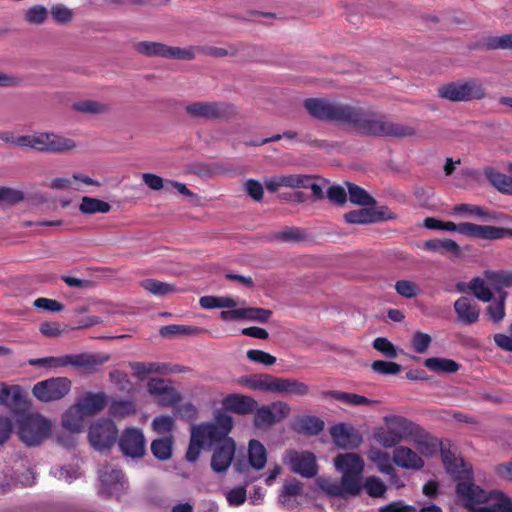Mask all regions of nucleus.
Returning <instances> with one entry per match:
<instances>
[{"mask_svg": "<svg viewBox=\"0 0 512 512\" xmlns=\"http://www.w3.org/2000/svg\"><path fill=\"white\" fill-rule=\"evenodd\" d=\"M284 462L290 466L292 472L304 478H312L318 473L316 456L309 451L287 450Z\"/></svg>", "mask_w": 512, "mask_h": 512, "instance_id": "obj_16", "label": "nucleus"}, {"mask_svg": "<svg viewBox=\"0 0 512 512\" xmlns=\"http://www.w3.org/2000/svg\"><path fill=\"white\" fill-rule=\"evenodd\" d=\"M134 50L145 57H161L165 59L193 60L195 52L193 48H180L168 46L164 43L153 41H140L133 45Z\"/></svg>", "mask_w": 512, "mask_h": 512, "instance_id": "obj_10", "label": "nucleus"}, {"mask_svg": "<svg viewBox=\"0 0 512 512\" xmlns=\"http://www.w3.org/2000/svg\"><path fill=\"white\" fill-rule=\"evenodd\" d=\"M102 361L98 359V356L89 353H80L75 355H64L60 357H44L29 359L28 364L34 367H45V368H59L73 366L75 368H93Z\"/></svg>", "mask_w": 512, "mask_h": 512, "instance_id": "obj_9", "label": "nucleus"}, {"mask_svg": "<svg viewBox=\"0 0 512 512\" xmlns=\"http://www.w3.org/2000/svg\"><path fill=\"white\" fill-rule=\"evenodd\" d=\"M327 198L331 202L341 206L347 201V193L342 186L332 185L327 190Z\"/></svg>", "mask_w": 512, "mask_h": 512, "instance_id": "obj_64", "label": "nucleus"}, {"mask_svg": "<svg viewBox=\"0 0 512 512\" xmlns=\"http://www.w3.org/2000/svg\"><path fill=\"white\" fill-rule=\"evenodd\" d=\"M174 437L169 434L162 438L154 439L151 442V453L159 461H167L173 455Z\"/></svg>", "mask_w": 512, "mask_h": 512, "instance_id": "obj_29", "label": "nucleus"}, {"mask_svg": "<svg viewBox=\"0 0 512 512\" xmlns=\"http://www.w3.org/2000/svg\"><path fill=\"white\" fill-rule=\"evenodd\" d=\"M223 405L228 411L239 415H246L256 410L258 402L250 396L229 394L224 398Z\"/></svg>", "mask_w": 512, "mask_h": 512, "instance_id": "obj_22", "label": "nucleus"}, {"mask_svg": "<svg viewBox=\"0 0 512 512\" xmlns=\"http://www.w3.org/2000/svg\"><path fill=\"white\" fill-rule=\"evenodd\" d=\"M373 348L378 352L382 353L385 357L394 359L397 357V349L395 346L385 337H378L373 341Z\"/></svg>", "mask_w": 512, "mask_h": 512, "instance_id": "obj_56", "label": "nucleus"}, {"mask_svg": "<svg viewBox=\"0 0 512 512\" xmlns=\"http://www.w3.org/2000/svg\"><path fill=\"white\" fill-rule=\"evenodd\" d=\"M48 16L47 9L42 5H35L29 8L25 13V20L30 24H42Z\"/></svg>", "mask_w": 512, "mask_h": 512, "instance_id": "obj_55", "label": "nucleus"}, {"mask_svg": "<svg viewBox=\"0 0 512 512\" xmlns=\"http://www.w3.org/2000/svg\"><path fill=\"white\" fill-rule=\"evenodd\" d=\"M394 288L400 296L407 299L415 298L421 292L418 284L410 280H398L395 283Z\"/></svg>", "mask_w": 512, "mask_h": 512, "instance_id": "obj_50", "label": "nucleus"}, {"mask_svg": "<svg viewBox=\"0 0 512 512\" xmlns=\"http://www.w3.org/2000/svg\"><path fill=\"white\" fill-rule=\"evenodd\" d=\"M238 382L253 390L282 395L305 396L309 386L294 378H281L271 374H256L239 378Z\"/></svg>", "mask_w": 512, "mask_h": 512, "instance_id": "obj_4", "label": "nucleus"}, {"mask_svg": "<svg viewBox=\"0 0 512 512\" xmlns=\"http://www.w3.org/2000/svg\"><path fill=\"white\" fill-rule=\"evenodd\" d=\"M424 366L433 372L446 374H454L460 369L456 361L439 357L425 359Z\"/></svg>", "mask_w": 512, "mask_h": 512, "instance_id": "obj_36", "label": "nucleus"}, {"mask_svg": "<svg viewBox=\"0 0 512 512\" xmlns=\"http://www.w3.org/2000/svg\"><path fill=\"white\" fill-rule=\"evenodd\" d=\"M107 403V396L104 392H87L80 401L77 402L86 416H92L102 411Z\"/></svg>", "mask_w": 512, "mask_h": 512, "instance_id": "obj_26", "label": "nucleus"}, {"mask_svg": "<svg viewBox=\"0 0 512 512\" xmlns=\"http://www.w3.org/2000/svg\"><path fill=\"white\" fill-rule=\"evenodd\" d=\"M136 412V404L132 400H114L109 406L110 415L119 419L132 416Z\"/></svg>", "mask_w": 512, "mask_h": 512, "instance_id": "obj_43", "label": "nucleus"}, {"mask_svg": "<svg viewBox=\"0 0 512 512\" xmlns=\"http://www.w3.org/2000/svg\"><path fill=\"white\" fill-rule=\"evenodd\" d=\"M368 457L377 465L381 473L389 475L391 479L396 478V471L390 463V455L388 453L379 449H371Z\"/></svg>", "mask_w": 512, "mask_h": 512, "instance_id": "obj_39", "label": "nucleus"}, {"mask_svg": "<svg viewBox=\"0 0 512 512\" xmlns=\"http://www.w3.org/2000/svg\"><path fill=\"white\" fill-rule=\"evenodd\" d=\"M306 239V233L299 227H285L282 231L271 236V240L279 242H301Z\"/></svg>", "mask_w": 512, "mask_h": 512, "instance_id": "obj_45", "label": "nucleus"}, {"mask_svg": "<svg viewBox=\"0 0 512 512\" xmlns=\"http://www.w3.org/2000/svg\"><path fill=\"white\" fill-rule=\"evenodd\" d=\"M492 500L495 502L488 506H482L474 510V512H512V499L502 492H495Z\"/></svg>", "mask_w": 512, "mask_h": 512, "instance_id": "obj_42", "label": "nucleus"}, {"mask_svg": "<svg viewBox=\"0 0 512 512\" xmlns=\"http://www.w3.org/2000/svg\"><path fill=\"white\" fill-rule=\"evenodd\" d=\"M116 442L121 453L126 457L139 459L146 453L145 436L139 428H125Z\"/></svg>", "mask_w": 512, "mask_h": 512, "instance_id": "obj_15", "label": "nucleus"}, {"mask_svg": "<svg viewBox=\"0 0 512 512\" xmlns=\"http://www.w3.org/2000/svg\"><path fill=\"white\" fill-rule=\"evenodd\" d=\"M118 438V429L115 422L108 418H102L92 423L88 431V439L91 446L104 451L111 449Z\"/></svg>", "mask_w": 512, "mask_h": 512, "instance_id": "obj_12", "label": "nucleus"}, {"mask_svg": "<svg viewBox=\"0 0 512 512\" xmlns=\"http://www.w3.org/2000/svg\"><path fill=\"white\" fill-rule=\"evenodd\" d=\"M346 185L349 199L353 204L360 206H373L376 204L375 199L362 187L351 182H347Z\"/></svg>", "mask_w": 512, "mask_h": 512, "instance_id": "obj_41", "label": "nucleus"}, {"mask_svg": "<svg viewBox=\"0 0 512 512\" xmlns=\"http://www.w3.org/2000/svg\"><path fill=\"white\" fill-rule=\"evenodd\" d=\"M443 462L446 472L455 480H462L470 478L471 470L467 468L466 463L461 458H456L454 455L445 454Z\"/></svg>", "mask_w": 512, "mask_h": 512, "instance_id": "obj_28", "label": "nucleus"}, {"mask_svg": "<svg viewBox=\"0 0 512 512\" xmlns=\"http://www.w3.org/2000/svg\"><path fill=\"white\" fill-rule=\"evenodd\" d=\"M495 492L488 493L469 481H461L456 485L458 497L465 502L466 507L472 512L478 508L477 505L491 501L495 496Z\"/></svg>", "mask_w": 512, "mask_h": 512, "instance_id": "obj_17", "label": "nucleus"}, {"mask_svg": "<svg viewBox=\"0 0 512 512\" xmlns=\"http://www.w3.org/2000/svg\"><path fill=\"white\" fill-rule=\"evenodd\" d=\"M72 109L76 112L90 115L107 114L112 111L110 104L91 99L73 103Z\"/></svg>", "mask_w": 512, "mask_h": 512, "instance_id": "obj_31", "label": "nucleus"}, {"mask_svg": "<svg viewBox=\"0 0 512 512\" xmlns=\"http://www.w3.org/2000/svg\"><path fill=\"white\" fill-rule=\"evenodd\" d=\"M324 426L325 423L321 418L316 416L304 415L298 417L292 424L291 428L296 433L315 436L323 431Z\"/></svg>", "mask_w": 512, "mask_h": 512, "instance_id": "obj_25", "label": "nucleus"}, {"mask_svg": "<svg viewBox=\"0 0 512 512\" xmlns=\"http://www.w3.org/2000/svg\"><path fill=\"white\" fill-rule=\"evenodd\" d=\"M185 112L192 118L205 120H230L238 115L237 107L224 101H196L185 106Z\"/></svg>", "mask_w": 512, "mask_h": 512, "instance_id": "obj_8", "label": "nucleus"}, {"mask_svg": "<svg viewBox=\"0 0 512 512\" xmlns=\"http://www.w3.org/2000/svg\"><path fill=\"white\" fill-rule=\"evenodd\" d=\"M171 381L163 378H151L147 383V390L151 395L159 396L171 386Z\"/></svg>", "mask_w": 512, "mask_h": 512, "instance_id": "obj_62", "label": "nucleus"}, {"mask_svg": "<svg viewBox=\"0 0 512 512\" xmlns=\"http://www.w3.org/2000/svg\"><path fill=\"white\" fill-rule=\"evenodd\" d=\"M308 114L320 121L354 127L360 133L376 137L405 138L416 135L412 126L395 123L359 106L332 102L324 98H308L303 103Z\"/></svg>", "mask_w": 512, "mask_h": 512, "instance_id": "obj_1", "label": "nucleus"}, {"mask_svg": "<svg viewBox=\"0 0 512 512\" xmlns=\"http://www.w3.org/2000/svg\"><path fill=\"white\" fill-rule=\"evenodd\" d=\"M103 492L108 496L118 495L125 485L124 476L121 470L111 465H104L99 471Z\"/></svg>", "mask_w": 512, "mask_h": 512, "instance_id": "obj_21", "label": "nucleus"}, {"mask_svg": "<svg viewBox=\"0 0 512 512\" xmlns=\"http://www.w3.org/2000/svg\"><path fill=\"white\" fill-rule=\"evenodd\" d=\"M272 316L270 309L259 307L241 308V320H250L259 323H267Z\"/></svg>", "mask_w": 512, "mask_h": 512, "instance_id": "obj_46", "label": "nucleus"}, {"mask_svg": "<svg viewBox=\"0 0 512 512\" xmlns=\"http://www.w3.org/2000/svg\"><path fill=\"white\" fill-rule=\"evenodd\" d=\"M24 200V193L10 187H0V203L15 205Z\"/></svg>", "mask_w": 512, "mask_h": 512, "instance_id": "obj_57", "label": "nucleus"}, {"mask_svg": "<svg viewBox=\"0 0 512 512\" xmlns=\"http://www.w3.org/2000/svg\"><path fill=\"white\" fill-rule=\"evenodd\" d=\"M485 176L498 191L512 195V177L497 172L492 168L485 170Z\"/></svg>", "mask_w": 512, "mask_h": 512, "instance_id": "obj_40", "label": "nucleus"}, {"mask_svg": "<svg viewBox=\"0 0 512 512\" xmlns=\"http://www.w3.org/2000/svg\"><path fill=\"white\" fill-rule=\"evenodd\" d=\"M374 439L384 448L396 447L401 441L397 438L396 433L391 431L389 427L379 428L374 432Z\"/></svg>", "mask_w": 512, "mask_h": 512, "instance_id": "obj_49", "label": "nucleus"}, {"mask_svg": "<svg viewBox=\"0 0 512 512\" xmlns=\"http://www.w3.org/2000/svg\"><path fill=\"white\" fill-rule=\"evenodd\" d=\"M72 381L67 377H52L37 382L32 388L33 396L43 403L63 399L69 394Z\"/></svg>", "mask_w": 512, "mask_h": 512, "instance_id": "obj_11", "label": "nucleus"}, {"mask_svg": "<svg viewBox=\"0 0 512 512\" xmlns=\"http://www.w3.org/2000/svg\"><path fill=\"white\" fill-rule=\"evenodd\" d=\"M454 310L458 321L465 325L476 323L479 319L480 310L478 305L468 297H460L454 302Z\"/></svg>", "mask_w": 512, "mask_h": 512, "instance_id": "obj_23", "label": "nucleus"}, {"mask_svg": "<svg viewBox=\"0 0 512 512\" xmlns=\"http://www.w3.org/2000/svg\"><path fill=\"white\" fill-rule=\"evenodd\" d=\"M344 221L348 224H372L384 220H394L396 215L394 213H384L383 211H375L372 208H361L359 210H352L344 214Z\"/></svg>", "mask_w": 512, "mask_h": 512, "instance_id": "obj_20", "label": "nucleus"}, {"mask_svg": "<svg viewBox=\"0 0 512 512\" xmlns=\"http://www.w3.org/2000/svg\"><path fill=\"white\" fill-rule=\"evenodd\" d=\"M22 401L23 398L17 386L10 388L4 383L0 384V404L18 406Z\"/></svg>", "mask_w": 512, "mask_h": 512, "instance_id": "obj_47", "label": "nucleus"}, {"mask_svg": "<svg viewBox=\"0 0 512 512\" xmlns=\"http://www.w3.org/2000/svg\"><path fill=\"white\" fill-rule=\"evenodd\" d=\"M473 295L480 301L490 302L493 299V293L486 286L484 279L480 277L473 278L468 285Z\"/></svg>", "mask_w": 512, "mask_h": 512, "instance_id": "obj_48", "label": "nucleus"}, {"mask_svg": "<svg viewBox=\"0 0 512 512\" xmlns=\"http://www.w3.org/2000/svg\"><path fill=\"white\" fill-rule=\"evenodd\" d=\"M364 487L367 494L372 498L382 497L387 490L384 482L376 476L366 478Z\"/></svg>", "mask_w": 512, "mask_h": 512, "instance_id": "obj_52", "label": "nucleus"}, {"mask_svg": "<svg viewBox=\"0 0 512 512\" xmlns=\"http://www.w3.org/2000/svg\"><path fill=\"white\" fill-rule=\"evenodd\" d=\"M437 93L440 98L450 102L482 100L487 95L486 88L478 78H469L443 84L438 87Z\"/></svg>", "mask_w": 512, "mask_h": 512, "instance_id": "obj_7", "label": "nucleus"}, {"mask_svg": "<svg viewBox=\"0 0 512 512\" xmlns=\"http://www.w3.org/2000/svg\"><path fill=\"white\" fill-rule=\"evenodd\" d=\"M51 14L56 22L60 24L69 23L73 18V12L69 8L65 7L62 4H58L53 6L51 9Z\"/></svg>", "mask_w": 512, "mask_h": 512, "instance_id": "obj_63", "label": "nucleus"}, {"mask_svg": "<svg viewBox=\"0 0 512 512\" xmlns=\"http://www.w3.org/2000/svg\"><path fill=\"white\" fill-rule=\"evenodd\" d=\"M423 248L435 253L460 255V246L452 239H430L424 242Z\"/></svg>", "mask_w": 512, "mask_h": 512, "instance_id": "obj_32", "label": "nucleus"}, {"mask_svg": "<svg viewBox=\"0 0 512 512\" xmlns=\"http://www.w3.org/2000/svg\"><path fill=\"white\" fill-rule=\"evenodd\" d=\"M325 395L349 406H370L376 403L375 400L355 393L331 390L325 392Z\"/></svg>", "mask_w": 512, "mask_h": 512, "instance_id": "obj_35", "label": "nucleus"}, {"mask_svg": "<svg viewBox=\"0 0 512 512\" xmlns=\"http://www.w3.org/2000/svg\"><path fill=\"white\" fill-rule=\"evenodd\" d=\"M394 463L405 469L420 470L424 466L423 459L411 448L397 446L393 451Z\"/></svg>", "mask_w": 512, "mask_h": 512, "instance_id": "obj_24", "label": "nucleus"}, {"mask_svg": "<svg viewBox=\"0 0 512 512\" xmlns=\"http://www.w3.org/2000/svg\"><path fill=\"white\" fill-rule=\"evenodd\" d=\"M17 435L28 447L40 445L51 433V422L38 413L22 414L16 419Z\"/></svg>", "mask_w": 512, "mask_h": 512, "instance_id": "obj_6", "label": "nucleus"}, {"mask_svg": "<svg viewBox=\"0 0 512 512\" xmlns=\"http://www.w3.org/2000/svg\"><path fill=\"white\" fill-rule=\"evenodd\" d=\"M302 490V483L293 480L290 482H285L283 485V488L281 490V493L279 495V499L282 503H285L290 497L297 496L301 493Z\"/></svg>", "mask_w": 512, "mask_h": 512, "instance_id": "obj_61", "label": "nucleus"}, {"mask_svg": "<svg viewBox=\"0 0 512 512\" xmlns=\"http://www.w3.org/2000/svg\"><path fill=\"white\" fill-rule=\"evenodd\" d=\"M291 407L284 401H275L270 405L257 406L254 413L253 424L258 429H268L286 419Z\"/></svg>", "mask_w": 512, "mask_h": 512, "instance_id": "obj_13", "label": "nucleus"}, {"mask_svg": "<svg viewBox=\"0 0 512 512\" xmlns=\"http://www.w3.org/2000/svg\"><path fill=\"white\" fill-rule=\"evenodd\" d=\"M371 369L381 375H396L402 370V366L395 362L375 360L371 364Z\"/></svg>", "mask_w": 512, "mask_h": 512, "instance_id": "obj_53", "label": "nucleus"}, {"mask_svg": "<svg viewBox=\"0 0 512 512\" xmlns=\"http://www.w3.org/2000/svg\"><path fill=\"white\" fill-rule=\"evenodd\" d=\"M284 187L297 189L306 188L308 181H312L316 176L306 174H287L282 175Z\"/></svg>", "mask_w": 512, "mask_h": 512, "instance_id": "obj_51", "label": "nucleus"}, {"mask_svg": "<svg viewBox=\"0 0 512 512\" xmlns=\"http://www.w3.org/2000/svg\"><path fill=\"white\" fill-rule=\"evenodd\" d=\"M174 426V419L169 415L155 417L152 421V429L158 434H170Z\"/></svg>", "mask_w": 512, "mask_h": 512, "instance_id": "obj_54", "label": "nucleus"}, {"mask_svg": "<svg viewBox=\"0 0 512 512\" xmlns=\"http://www.w3.org/2000/svg\"><path fill=\"white\" fill-rule=\"evenodd\" d=\"M249 464L256 470L264 468L267 462V451L265 446L258 440L252 439L248 446Z\"/></svg>", "mask_w": 512, "mask_h": 512, "instance_id": "obj_34", "label": "nucleus"}, {"mask_svg": "<svg viewBox=\"0 0 512 512\" xmlns=\"http://www.w3.org/2000/svg\"><path fill=\"white\" fill-rule=\"evenodd\" d=\"M334 465L343 473L340 481L320 477L316 481L319 489L330 497L347 498L358 495L361 491L360 475L364 468L362 458L354 453L339 454Z\"/></svg>", "mask_w": 512, "mask_h": 512, "instance_id": "obj_2", "label": "nucleus"}, {"mask_svg": "<svg viewBox=\"0 0 512 512\" xmlns=\"http://www.w3.org/2000/svg\"><path fill=\"white\" fill-rule=\"evenodd\" d=\"M17 146L39 153L66 154L77 147L76 141L55 132H35L18 137Z\"/></svg>", "mask_w": 512, "mask_h": 512, "instance_id": "obj_5", "label": "nucleus"}, {"mask_svg": "<svg viewBox=\"0 0 512 512\" xmlns=\"http://www.w3.org/2000/svg\"><path fill=\"white\" fill-rule=\"evenodd\" d=\"M463 229L464 235L471 238L484 240L501 239L500 227L468 223V225L465 226Z\"/></svg>", "mask_w": 512, "mask_h": 512, "instance_id": "obj_27", "label": "nucleus"}, {"mask_svg": "<svg viewBox=\"0 0 512 512\" xmlns=\"http://www.w3.org/2000/svg\"><path fill=\"white\" fill-rule=\"evenodd\" d=\"M206 332L207 330L202 327L176 324L163 326L159 330V334L165 338H171L177 335L199 336Z\"/></svg>", "mask_w": 512, "mask_h": 512, "instance_id": "obj_33", "label": "nucleus"}, {"mask_svg": "<svg viewBox=\"0 0 512 512\" xmlns=\"http://www.w3.org/2000/svg\"><path fill=\"white\" fill-rule=\"evenodd\" d=\"M384 421L389 429L396 433L397 438H399L400 441L405 439L421 444L427 436L426 432L420 425L403 416H385Z\"/></svg>", "mask_w": 512, "mask_h": 512, "instance_id": "obj_14", "label": "nucleus"}, {"mask_svg": "<svg viewBox=\"0 0 512 512\" xmlns=\"http://www.w3.org/2000/svg\"><path fill=\"white\" fill-rule=\"evenodd\" d=\"M234 427L232 416L218 413L214 429L208 432L209 450H212L210 468L216 474H225L235 458L236 442L229 436Z\"/></svg>", "mask_w": 512, "mask_h": 512, "instance_id": "obj_3", "label": "nucleus"}, {"mask_svg": "<svg viewBox=\"0 0 512 512\" xmlns=\"http://www.w3.org/2000/svg\"><path fill=\"white\" fill-rule=\"evenodd\" d=\"M85 413L77 403L70 406L62 416V425L65 429L77 433L83 427Z\"/></svg>", "mask_w": 512, "mask_h": 512, "instance_id": "obj_30", "label": "nucleus"}, {"mask_svg": "<svg viewBox=\"0 0 512 512\" xmlns=\"http://www.w3.org/2000/svg\"><path fill=\"white\" fill-rule=\"evenodd\" d=\"M246 356L250 361L262 364L264 366H272L276 363L275 356L258 349L248 350Z\"/></svg>", "mask_w": 512, "mask_h": 512, "instance_id": "obj_58", "label": "nucleus"}, {"mask_svg": "<svg viewBox=\"0 0 512 512\" xmlns=\"http://www.w3.org/2000/svg\"><path fill=\"white\" fill-rule=\"evenodd\" d=\"M485 279L490 285L496 290L501 291L503 288H509L512 286V271L499 270L491 271L487 270L484 272Z\"/></svg>", "mask_w": 512, "mask_h": 512, "instance_id": "obj_38", "label": "nucleus"}, {"mask_svg": "<svg viewBox=\"0 0 512 512\" xmlns=\"http://www.w3.org/2000/svg\"><path fill=\"white\" fill-rule=\"evenodd\" d=\"M214 424L215 422H206L192 427L189 446L185 454V459L188 462H196L202 449L204 447L209 448V437L207 435L208 432L214 429Z\"/></svg>", "mask_w": 512, "mask_h": 512, "instance_id": "obj_18", "label": "nucleus"}, {"mask_svg": "<svg viewBox=\"0 0 512 512\" xmlns=\"http://www.w3.org/2000/svg\"><path fill=\"white\" fill-rule=\"evenodd\" d=\"M141 287L156 296H165L177 291L173 284L165 283L155 279H146L140 283Z\"/></svg>", "mask_w": 512, "mask_h": 512, "instance_id": "obj_44", "label": "nucleus"}, {"mask_svg": "<svg viewBox=\"0 0 512 512\" xmlns=\"http://www.w3.org/2000/svg\"><path fill=\"white\" fill-rule=\"evenodd\" d=\"M411 342H412L413 350L416 353L422 354L428 350V348L432 342V338L427 333H423L421 331H416L413 334Z\"/></svg>", "mask_w": 512, "mask_h": 512, "instance_id": "obj_60", "label": "nucleus"}, {"mask_svg": "<svg viewBox=\"0 0 512 512\" xmlns=\"http://www.w3.org/2000/svg\"><path fill=\"white\" fill-rule=\"evenodd\" d=\"M330 435L334 443L343 449H354L361 445L363 438L353 427L345 423H338L330 428Z\"/></svg>", "mask_w": 512, "mask_h": 512, "instance_id": "obj_19", "label": "nucleus"}, {"mask_svg": "<svg viewBox=\"0 0 512 512\" xmlns=\"http://www.w3.org/2000/svg\"><path fill=\"white\" fill-rule=\"evenodd\" d=\"M111 205L103 200L83 196L79 205V211L84 215H92L95 213L106 214L110 212Z\"/></svg>", "mask_w": 512, "mask_h": 512, "instance_id": "obj_37", "label": "nucleus"}, {"mask_svg": "<svg viewBox=\"0 0 512 512\" xmlns=\"http://www.w3.org/2000/svg\"><path fill=\"white\" fill-rule=\"evenodd\" d=\"M159 397L157 404L162 407H171L182 401L181 393L172 385Z\"/></svg>", "mask_w": 512, "mask_h": 512, "instance_id": "obj_59", "label": "nucleus"}]
</instances>
